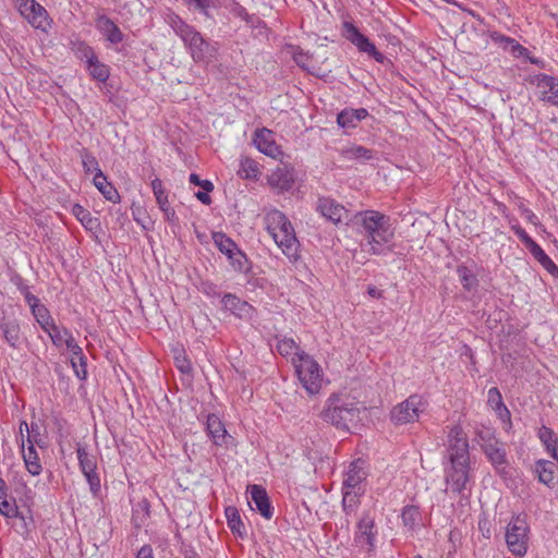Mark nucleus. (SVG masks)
Returning <instances> with one entry per match:
<instances>
[{
  "label": "nucleus",
  "mask_w": 558,
  "mask_h": 558,
  "mask_svg": "<svg viewBox=\"0 0 558 558\" xmlns=\"http://www.w3.org/2000/svg\"><path fill=\"white\" fill-rule=\"evenodd\" d=\"M248 490L258 512L269 520L272 517V507L266 489L260 485L254 484L248 486Z\"/></svg>",
  "instance_id": "obj_15"
},
{
  "label": "nucleus",
  "mask_w": 558,
  "mask_h": 558,
  "mask_svg": "<svg viewBox=\"0 0 558 558\" xmlns=\"http://www.w3.org/2000/svg\"><path fill=\"white\" fill-rule=\"evenodd\" d=\"M272 239L275 240L277 245L281 247L282 253L288 258L295 259L298 257L299 241L295 236L294 230L289 231L287 233H280L279 235H275Z\"/></svg>",
  "instance_id": "obj_21"
},
{
  "label": "nucleus",
  "mask_w": 558,
  "mask_h": 558,
  "mask_svg": "<svg viewBox=\"0 0 558 558\" xmlns=\"http://www.w3.org/2000/svg\"><path fill=\"white\" fill-rule=\"evenodd\" d=\"M487 398L488 404L498 413L501 420H505L506 417L510 418V412L504 404L502 397L498 388H490L488 390Z\"/></svg>",
  "instance_id": "obj_29"
},
{
  "label": "nucleus",
  "mask_w": 558,
  "mask_h": 558,
  "mask_svg": "<svg viewBox=\"0 0 558 558\" xmlns=\"http://www.w3.org/2000/svg\"><path fill=\"white\" fill-rule=\"evenodd\" d=\"M448 451L451 464L460 465L461 462H470L468 438L459 425H454L449 432Z\"/></svg>",
  "instance_id": "obj_5"
},
{
  "label": "nucleus",
  "mask_w": 558,
  "mask_h": 558,
  "mask_svg": "<svg viewBox=\"0 0 558 558\" xmlns=\"http://www.w3.org/2000/svg\"><path fill=\"white\" fill-rule=\"evenodd\" d=\"M345 154L349 159L369 160L373 158V150L363 146H353Z\"/></svg>",
  "instance_id": "obj_49"
},
{
  "label": "nucleus",
  "mask_w": 558,
  "mask_h": 558,
  "mask_svg": "<svg viewBox=\"0 0 558 558\" xmlns=\"http://www.w3.org/2000/svg\"><path fill=\"white\" fill-rule=\"evenodd\" d=\"M368 112L365 108L344 109L337 116V122L341 128H355L356 122L365 119Z\"/></svg>",
  "instance_id": "obj_25"
},
{
  "label": "nucleus",
  "mask_w": 558,
  "mask_h": 558,
  "mask_svg": "<svg viewBox=\"0 0 558 558\" xmlns=\"http://www.w3.org/2000/svg\"><path fill=\"white\" fill-rule=\"evenodd\" d=\"M26 303L31 306L33 310L34 306L39 305V299L31 293V291H26L24 294Z\"/></svg>",
  "instance_id": "obj_64"
},
{
  "label": "nucleus",
  "mask_w": 558,
  "mask_h": 558,
  "mask_svg": "<svg viewBox=\"0 0 558 558\" xmlns=\"http://www.w3.org/2000/svg\"><path fill=\"white\" fill-rule=\"evenodd\" d=\"M530 253L551 276L558 278V267L538 244Z\"/></svg>",
  "instance_id": "obj_32"
},
{
  "label": "nucleus",
  "mask_w": 558,
  "mask_h": 558,
  "mask_svg": "<svg viewBox=\"0 0 558 558\" xmlns=\"http://www.w3.org/2000/svg\"><path fill=\"white\" fill-rule=\"evenodd\" d=\"M213 239L218 250L227 257L240 250L235 242L222 232H214Z\"/></svg>",
  "instance_id": "obj_36"
},
{
  "label": "nucleus",
  "mask_w": 558,
  "mask_h": 558,
  "mask_svg": "<svg viewBox=\"0 0 558 558\" xmlns=\"http://www.w3.org/2000/svg\"><path fill=\"white\" fill-rule=\"evenodd\" d=\"M537 86L544 88L543 100L558 106V80L556 77L542 74L537 76Z\"/></svg>",
  "instance_id": "obj_20"
},
{
  "label": "nucleus",
  "mask_w": 558,
  "mask_h": 558,
  "mask_svg": "<svg viewBox=\"0 0 558 558\" xmlns=\"http://www.w3.org/2000/svg\"><path fill=\"white\" fill-rule=\"evenodd\" d=\"M22 453H23V460H24V463H25V466L27 469V471L32 474V475H39L43 468H41V464L39 462V458H38V453L35 449V446L33 445H27V448L25 449V446L22 448Z\"/></svg>",
  "instance_id": "obj_28"
},
{
  "label": "nucleus",
  "mask_w": 558,
  "mask_h": 558,
  "mask_svg": "<svg viewBox=\"0 0 558 558\" xmlns=\"http://www.w3.org/2000/svg\"><path fill=\"white\" fill-rule=\"evenodd\" d=\"M175 366L183 374H190L192 372L191 362L186 359L184 354H179L174 357Z\"/></svg>",
  "instance_id": "obj_55"
},
{
  "label": "nucleus",
  "mask_w": 558,
  "mask_h": 558,
  "mask_svg": "<svg viewBox=\"0 0 558 558\" xmlns=\"http://www.w3.org/2000/svg\"><path fill=\"white\" fill-rule=\"evenodd\" d=\"M356 493H351V492H347L344 495H343V500H342V504H343V507L347 508L348 506L352 507L355 502H356Z\"/></svg>",
  "instance_id": "obj_60"
},
{
  "label": "nucleus",
  "mask_w": 558,
  "mask_h": 558,
  "mask_svg": "<svg viewBox=\"0 0 558 558\" xmlns=\"http://www.w3.org/2000/svg\"><path fill=\"white\" fill-rule=\"evenodd\" d=\"M361 410L356 404L342 400L337 395H331L320 412V417L338 429L350 430L361 422Z\"/></svg>",
  "instance_id": "obj_1"
},
{
  "label": "nucleus",
  "mask_w": 558,
  "mask_h": 558,
  "mask_svg": "<svg viewBox=\"0 0 558 558\" xmlns=\"http://www.w3.org/2000/svg\"><path fill=\"white\" fill-rule=\"evenodd\" d=\"M206 430L216 446H230L234 438L228 434L223 423L216 414H209L206 422Z\"/></svg>",
  "instance_id": "obj_9"
},
{
  "label": "nucleus",
  "mask_w": 558,
  "mask_h": 558,
  "mask_svg": "<svg viewBox=\"0 0 558 558\" xmlns=\"http://www.w3.org/2000/svg\"><path fill=\"white\" fill-rule=\"evenodd\" d=\"M210 192L206 191H198L195 193V197L203 203L204 205H210L211 204V197L209 196Z\"/></svg>",
  "instance_id": "obj_62"
},
{
  "label": "nucleus",
  "mask_w": 558,
  "mask_h": 558,
  "mask_svg": "<svg viewBox=\"0 0 558 558\" xmlns=\"http://www.w3.org/2000/svg\"><path fill=\"white\" fill-rule=\"evenodd\" d=\"M27 445L38 446L39 448L46 447V441L40 433V426L37 423L31 424V429L26 437Z\"/></svg>",
  "instance_id": "obj_48"
},
{
  "label": "nucleus",
  "mask_w": 558,
  "mask_h": 558,
  "mask_svg": "<svg viewBox=\"0 0 558 558\" xmlns=\"http://www.w3.org/2000/svg\"><path fill=\"white\" fill-rule=\"evenodd\" d=\"M94 184L107 201L112 203H118L120 201V195L117 189L107 181V177L102 171L95 173Z\"/></svg>",
  "instance_id": "obj_26"
},
{
  "label": "nucleus",
  "mask_w": 558,
  "mask_h": 558,
  "mask_svg": "<svg viewBox=\"0 0 558 558\" xmlns=\"http://www.w3.org/2000/svg\"><path fill=\"white\" fill-rule=\"evenodd\" d=\"M293 59L295 61V63L301 66L302 69H308V54L306 52H303V51H298V52H294L293 54Z\"/></svg>",
  "instance_id": "obj_58"
},
{
  "label": "nucleus",
  "mask_w": 558,
  "mask_h": 558,
  "mask_svg": "<svg viewBox=\"0 0 558 558\" xmlns=\"http://www.w3.org/2000/svg\"><path fill=\"white\" fill-rule=\"evenodd\" d=\"M0 513L8 519H20L23 523V529L26 530L25 517L19 511L14 499L10 501L8 500V497H2L0 499Z\"/></svg>",
  "instance_id": "obj_34"
},
{
  "label": "nucleus",
  "mask_w": 558,
  "mask_h": 558,
  "mask_svg": "<svg viewBox=\"0 0 558 558\" xmlns=\"http://www.w3.org/2000/svg\"><path fill=\"white\" fill-rule=\"evenodd\" d=\"M170 26L174 31V33L180 36L182 40L186 39L187 36L192 34L195 29L194 27L187 25L180 16L173 15L169 21Z\"/></svg>",
  "instance_id": "obj_42"
},
{
  "label": "nucleus",
  "mask_w": 558,
  "mask_h": 558,
  "mask_svg": "<svg viewBox=\"0 0 558 558\" xmlns=\"http://www.w3.org/2000/svg\"><path fill=\"white\" fill-rule=\"evenodd\" d=\"M254 143L260 153L269 157L276 158L280 154V148L272 140V134L268 130L257 132Z\"/></svg>",
  "instance_id": "obj_19"
},
{
  "label": "nucleus",
  "mask_w": 558,
  "mask_h": 558,
  "mask_svg": "<svg viewBox=\"0 0 558 558\" xmlns=\"http://www.w3.org/2000/svg\"><path fill=\"white\" fill-rule=\"evenodd\" d=\"M393 238V231L390 229V226L377 230L373 235L365 238V243L363 246H368L366 250L368 253L373 255H386L392 251L391 248V240Z\"/></svg>",
  "instance_id": "obj_8"
},
{
  "label": "nucleus",
  "mask_w": 558,
  "mask_h": 558,
  "mask_svg": "<svg viewBox=\"0 0 558 558\" xmlns=\"http://www.w3.org/2000/svg\"><path fill=\"white\" fill-rule=\"evenodd\" d=\"M46 332L49 335L52 343L56 347H61L63 343H65V340L69 336H72L70 331L66 328L60 329L54 323H51V326L46 330Z\"/></svg>",
  "instance_id": "obj_44"
},
{
  "label": "nucleus",
  "mask_w": 558,
  "mask_h": 558,
  "mask_svg": "<svg viewBox=\"0 0 558 558\" xmlns=\"http://www.w3.org/2000/svg\"><path fill=\"white\" fill-rule=\"evenodd\" d=\"M457 274L464 290L472 291L478 286V280L475 274H473V271L470 270L466 266L459 265L457 267Z\"/></svg>",
  "instance_id": "obj_39"
},
{
  "label": "nucleus",
  "mask_w": 558,
  "mask_h": 558,
  "mask_svg": "<svg viewBox=\"0 0 558 558\" xmlns=\"http://www.w3.org/2000/svg\"><path fill=\"white\" fill-rule=\"evenodd\" d=\"M420 510L416 506H407L402 510L401 519L405 526L413 529L420 520Z\"/></svg>",
  "instance_id": "obj_45"
},
{
  "label": "nucleus",
  "mask_w": 558,
  "mask_h": 558,
  "mask_svg": "<svg viewBox=\"0 0 558 558\" xmlns=\"http://www.w3.org/2000/svg\"><path fill=\"white\" fill-rule=\"evenodd\" d=\"M374 519L368 514L363 515L356 526L355 543L368 546L371 551L374 548L375 533H374Z\"/></svg>",
  "instance_id": "obj_13"
},
{
  "label": "nucleus",
  "mask_w": 558,
  "mask_h": 558,
  "mask_svg": "<svg viewBox=\"0 0 558 558\" xmlns=\"http://www.w3.org/2000/svg\"><path fill=\"white\" fill-rule=\"evenodd\" d=\"M66 349L72 353V359H77L85 367V355L82 348L75 342L72 336H69L65 340Z\"/></svg>",
  "instance_id": "obj_50"
},
{
  "label": "nucleus",
  "mask_w": 558,
  "mask_h": 558,
  "mask_svg": "<svg viewBox=\"0 0 558 558\" xmlns=\"http://www.w3.org/2000/svg\"><path fill=\"white\" fill-rule=\"evenodd\" d=\"M317 210L328 220L337 223L342 220L347 214L345 208L329 197H319L317 202Z\"/></svg>",
  "instance_id": "obj_14"
},
{
  "label": "nucleus",
  "mask_w": 558,
  "mask_h": 558,
  "mask_svg": "<svg viewBox=\"0 0 558 558\" xmlns=\"http://www.w3.org/2000/svg\"><path fill=\"white\" fill-rule=\"evenodd\" d=\"M469 462H461L460 465L451 464L446 471V482L450 484L453 493L461 494L469 482Z\"/></svg>",
  "instance_id": "obj_10"
},
{
  "label": "nucleus",
  "mask_w": 558,
  "mask_h": 558,
  "mask_svg": "<svg viewBox=\"0 0 558 558\" xmlns=\"http://www.w3.org/2000/svg\"><path fill=\"white\" fill-rule=\"evenodd\" d=\"M0 329L2 330L3 337L7 342L17 348L20 343V326L15 320H3L0 323Z\"/></svg>",
  "instance_id": "obj_30"
},
{
  "label": "nucleus",
  "mask_w": 558,
  "mask_h": 558,
  "mask_svg": "<svg viewBox=\"0 0 558 558\" xmlns=\"http://www.w3.org/2000/svg\"><path fill=\"white\" fill-rule=\"evenodd\" d=\"M96 26L111 44H119L123 40L122 32L108 16L100 15L96 21Z\"/></svg>",
  "instance_id": "obj_18"
},
{
  "label": "nucleus",
  "mask_w": 558,
  "mask_h": 558,
  "mask_svg": "<svg viewBox=\"0 0 558 558\" xmlns=\"http://www.w3.org/2000/svg\"><path fill=\"white\" fill-rule=\"evenodd\" d=\"M299 364H295L298 377L311 395L317 393L322 388V371L319 364L308 354L301 352Z\"/></svg>",
  "instance_id": "obj_3"
},
{
  "label": "nucleus",
  "mask_w": 558,
  "mask_h": 558,
  "mask_svg": "<svg viewBox=\"0 0 558 558\" xmlns=\"http://www.w3.org/2000/svg\"><path fill=\"white\" fill-rule=\"evenodd\" d=\"M298 350H299V347L292 338H283L277 342V351L282 356H289L291 354H295L300 357L301 353H299Z\"/></svg>",
  "instance_id": "obj_46"
},
{
  "label": "nucleus",
  "mask_w": 558,
  "mask_h": 558,
  "mask_svg": "<svg viewBox=\"0 0 558 558\" xmlns=\"http://www.w3.org/2000/svg\"><path fill=\"white\" fill-rule=\"evenodd\" d=\"M187 4H194L196 9L208 15L207 10L217 5V0H185Z\"/></svg>",
  "instance_id": "obj_54"
},
{
  "label": "nucleus",
  "mask_w": 558,
  "mask_h": 558,
  "mask_svg": "<svg viewBox=\"0 0 558 558\" xmlns=\"http://www.w3.org/2000/svg\"><path fill=\"white\" fill-rule=\"evenodd\" d=\"M518 238L522 241V243L526 246L529 251L533 248L537 243L526 233V231L521 227L513 228Z\"/></svg>",
  "instance_id": "obj_52"
},
{
  "label": "nucleus",
  "mask_w": 558,
  "mask_h": 558,
  "mask_svg": "<svg viewBox=\"0 0 558 558\" xmlns=\"http://www.w3.org/2000/svg\"><path fill=\"white\" fill-rule=\"evenodd\" d=\"M227 523L233 534L243 536L245 534V526L241 520L240 513L235 507L229 506L225 510Z\"/></svg>",
  "instance_id": "obj_31"
},
{
  "label": "nucleus",
  "mask_w": 558,
  "mask_h": 558,
  "mask_svg": "<svg viewBox=\"0 0 558 558\" xmlns=\"http://www.w3.org/2000/svg\"><path fill=\"white\" fill-rule=\"evenodd\" d=\"M88 63V70L93 78L99 82H106L109 77V69L106 64L99 62L98 58L90 60Z\"/></svg>",
  "instance_id": "obj_40"
},
{
  "label": "nucleus",
  "mask_w": 558,
  "mask_h": 558,
  "mask_svg": "<svg viewBox=\"0 0 558 558\" xmlns=\"http://www.w3.org/2000/svg\"><path fill=\"white\" fill-rule=\"evenodd\" d=\"M490 38L494 43L501 45L505 50H509L514 57H529V50L513 38L497 32L492 33Z\"/></svg>",
  "instance_id": "obj_24"
},
{
  "label": "nucleus",
  "mask_w": 558,
  "mask_h": 558,
  "mask_svg": "<svg viewBox=\"0 0 558 558\" xmlns=\"http://www.w3.org/2000/svg\"><path fill=\"white\" fill-rule=\"evenodd\" d=\"M72 366L75 371V374L78 378L85 379L87 375L86 366L84 367L83 364L80 362V368L76 367L75 359L71 360Z\"/></svg>",
  "instance_id": "obj_63"
},
{
  "label": "nucleus",
  "mask_w": 558,
  "mask_h": 558,
  "mask_svg": "<svg viewBox=\"0 0 558 558\" xmlns=\"http://www.w3.org/2000/svg\"><path fill=\"white\" fill-rule=\"evenodd\" d=\"M423 411L422 397L412 395L392 409L390 418L397 425L413 423L418 420L420 413Z\"/></svg>",
  "instance_id": "obj_4"
},
{
  "label": "nucleus",
  "mask_w": 558,
  "mask_h": 558,
  "mask_svg": "<svg viewBox=\"0 0 558 558\" xmlns=\"http://www.w3.org/2000/svg\"><path fill=\"white\" fill-rule=\"evenodd\" d=\"M76 452L80 468L89 484L92 493L96 495L100 490V478L96 473L97 459L87 452L86 447L81 444H77Z\"/></svg>",
  "instance_id": "obj_7"
},
{
  "label": "nucleus",
  "mask_w": 558,
  "mask_h": 558,
  "mask_svg": "<svg viewBox=\"0 0 558 558\" xmlns=\"http://www.w3.org/2000/svg\"><path fill=\"white\" fill-rule=\"evenodd\" d=\"M267 230L274 238L280 233H287L294 230L289 219L279 210H272L266 216Z\"/></svg>",
  "instance_id": "obj_16"
},
{
  "label": "nucleus",
  "mask_w": 558,
  "mask_h": 558,
  "mask_svg": "<svg viewBox=\"0 0 558 558\" xmlns=\"http://www.w3.org/2000/svg\"><path fill=\"white\" fill-rule=\"evenodd\" d=\"M221 302L226 310L230 311L232 314L240 318L246 317L252 310V306L246 301H243L231 293H226L222 296Z\"/></svg>",
  "instance_id": "obj_22"
},
{
  "label": "nucleus",
  "mask_w": 558,
  "mask_h": 558,
  "mask_svg": "<svg viewBox=\"0 0 558 558\" xmlns=\"http://www.w3.org/2000/svg\"><path fill=\"white\" fill-rule=\"evenodd\" d=\"M20 437L17 438V442L21 444V448L25 446L26 439L24 438V432L28 434V430L31 429V426H28L26 421H21L20 423Z\"/></svg>",
  "instance_id": "obj_59"
},
{
  "label": "nucleus",
  "mask_w": 558,
  "mask_h": 558,
  "mask_svg": "<svg viewBox=\"0 0 558 558\" xmlns=\"http://www.w3.org/2000/svg\"><path fill=\"white\" fill-rule=\"evenodd\" d=\"M151 189H153L154 195L156 197L157 204L159 205V208L162 211H169L168 210V204H169V202H168V194H167L166 190L162 186L161 180L158 179V178L153 180Z\"/></svg>",
  "instance_id": "obj_41"
},
{
  "label": "nucleus",
  "mask_w": 558,
  "mask_h": 558,
  "mask_svg": "<svg viewBox=\"0 0 558 558\" xmlns=\"http://www.w3.org/2000/svg\"><path fill=\"white\" fill-rule=\"evenodd\" d=\"M343 36L353 44L360 52L367 53L368 57L373 58L378 63H384L387 60V58L376 49L375 45L352 23H343Z\"/></svg>",
  "instance_id": "obj_6"
},
{
  "label": "nucleus",
  "mask_w": 558,
  "mask_h": 558,
  "mask_svg": "<svg viewBox=\"0 0 558 558\" xmlns=\"http://www.w3.org/2000/svg\"><path fill=\"white\" fill-rule=\"evenodd\" d=\"M269 182L281 191H289L292 187L294 180L288 170L278 169L270 175Z\"/></svg>",
  "instance_id": "obj_33"
},
{
  "label": "nucleus",
  "mask_w": 558,
  "mask_h": 558,
  "mask_svg": "<svg viewBox=\"0 0 558 558\" xmlns=\"http://www.w3.org/2000/svg\"><path fill=\"white\" fill-rule=\"evenodd\" d=\"M259 168L256 161L251 158H243L240 162V168L238 170V174L242 179H253L256 180L259 175Z\"/></svg>",
  "instance_id": "obj_38"
},
{
  "label": "nucleus",
  "mask_w": 558,
  "mask_h": 558,
  "mask_svg": "<svg viewBox=\"0 0 558 558\" xmlns=\"http://www.w3.org/2000/svg\"><path fill=\"white\" fill-rule=\"evenodd\" d=\"M201 290H202L203 293H205L208 296H213L214 298V296H219L220 295L217 286L214 284L210 281H203L201 283Z\"/></svg>",
  "instance_id": "obj_57"
},
{
  "label": "nucleus",
  "mask_w": 558,
  "mask_h": 558,
  "mask_svg": "<svg viewBox=\"0 0 558 558\" xmlns=\"http://www.w3.org/2000/svg\"><path fill=\"white\" fill-rule=\"evenodd\" d=\"M189 180L192 184L201 186L206 192H211L214 190V184L211 181L202 180L196 173H191Z\"/></svg>",
  "instance_id": "obj_53"
},
{
  "label": "nucleus",
  "mask_w": 558,
  "mask_h": 558,
  "mask_svg": "<svg viewBox=\"0 0 558 558\" xmlns=\"http://www.w3.org/2000/svg\"><path fill=\"white\" fill-rule=\"evenodd\" d=\"M228 259L235 271L247 272L250 270L248 259L241 250L234 251Z\"/></svg>",
  "instance_id": "obj_43"
},
{
  "label": "nucleus",
  "mask_w": 558,
  "mask_h": 558,
  "mask_svg": "<svg viewBox=\"0 0 558 558\" xmlns=\"http://www.w3.org/2000/svg\"><path fill=\"white\" fill-rule=\"evenodd\" d=\"M32 313L35 316L38 324L40 325V327L45 331L48 330V328L51 326V323H53L48 313V310L44 305L39 304L37 306H34Z\"/></svg>",
  "instance_id": "obj_47"
},
{
  "label": "nucleus",
  "mask_w": 558,
  "mask_h": 558,
  "mask_svg": "<svg viewBox=\"0 0 558 558\" xmlns=\"http://www.w3.org/2000/svg\"><path fill=\"white\" fill-rule=\"evenodd\" d=\"M72 213L87 230L92 231L99 227L98 219L92 217L90 213L83 206L75 204L72 208Z\"/></svg>",
  "instance_id": "obj_37"
},
{
  "label": "nucleus",
  "mask_w": 558,
  "mask_h": 558,
  "mask_svg": "<svg viewBox=\"0 0 558 558\" xmlns=\"http://www.w3.org/2000/svg\"><path fill=\"white\" fill-rule=\"evenodd\" d=\"M189 47L192 59L195 62L205 61L211 56V47L196 29L183 40Z\"/></svg>",
  "instance_id": "obj_11"
},
{
  "label": "nucleus",
  "mask_w": 558,
  "mask_h": 558,
  "mask_svg": "<svg viewBox=\"0 0 558 558\" xmlns=\"http://www.w3.org/2000/svg\"><path fill=\"white\" fill-rule=\"evenodd\" d=\"M483 450H484V453L486 454V457L488 458V460L495 466L504 465L507 463L506 451L502 448V445L498 440L489 438L483 445Z\"/></svg>",
  "instance_id": "obj_23"
},
{
  "label": "nucleus",
  "mask_w": 558,
  "mask_h": 558,
  "mask_svg": "<svg viewBox=\"0 0 558 558\" xmlns=\"http://www.w3.org/2000/svg\"><path fill=\"white\" fill-rule=\"evenodd\" d=\"M82 162H83L85 172H95L96 173V172L101 171L99 169L97 159L94 156H92L90 154H85L83 156Z\"/></svg>",
  "instance_id": "obj_51"
},
{
  "label": "nucleus",
  "mask_w": 558,
  "mask_h": 558,
  "mask_svg": "<svg viewBox=\"0 0 558 558\" xmlns=\"http://www.w3.org/2000/svg\"><path fill=\"white\" fill-rule=\"evenodd\" d=\"M362 463L363 462L357 460L350 464V469L343 482L347 488L355 489L366 478V472L361 466Z\"/></svg>",
  "instance_id": "obj_27"
},
{
  "label": "nucleus",
  "mask_w": 558,
  "mask_h": 558,
  "mask_svg": "<svg viewBox=\"0 0 558 558\" xmlns=\"http://www.w3.org/2000/svg\"><path fill=\"white\" fill-rule=\"evenodd\" d=\"M360 217L361 226L363 227L365 232V238L373 235L377 230L390 226L389 217L379 211L366 210L364 213H361Z\"/></svg>",
  "instance_id": "obj_12"
},
{
  "label": "nucleus",
  "mask_w": 558,
  "mask_h": 558,
  "mask_svg": "<svg viewBox=\"0 0 558 558\" xmlns=\"http://www.w3.org/2000/svg\"><path fill=\"white\" fill-rule=\"evenodd\" d=\"M77 53L81 59H86L87 62L95 60V57H97L93 48L85 45L84 43L78 44Z\"/></svg>",
  "instance_id": "obj_56"
},
{
  "label": "nucleus",
  "mask_w": 558,
  "mask_h": 558,
  "mask_svg": "<svg viewBox=\"0 0 558 558\" xmlns=\"http://www.w3.org/2000/svg\"><path fill=\"white\" fill-rule=\"evenodd\" d=\"M530 526L526 518L523 515H513L506 529V543L509 551L523 557L527 553L530 541Z\"/></svg>",
  "instance_id": "obj_2"
},
{
  "label": "nucleus",
  "mask_w": 558,
  "mask_h": 558,
  "mask_svg": "<svg viewBox=\"0 0 558 558\" xmlns=\"http://www.w3.org/2000/svg\"><path fill=\"white\" fill-rule=\"evenodd\" d=\"M554 462L546 460H538L535 464V472L537 473L538 481L547 486L554 482Z\"/></svg>",
  "instance_id": "obj_35"
},
{
  "label": "nucleus",
  "mask_w": 558,
  "mask_h": 558,
  "mask_svg": "<svg viewBox=\"0 0 558 558\" xmlns=\"http://www.w3.org/2000/svg\"><path fill=\"white\" fill-rule=\"evenodd\" d=\"M135 558H154L153 548L149 545H144L138 551Z\"/></svg>",
  "instance_id": "obj_61"
},
{
  "label": "nucleus",
  "mask_w": 558,
  "mask_h": 558,
  "mask_svg": "<svg viewBox=\"0 0 558 558\" xmlns=\"http://www.w3.org/2000/svg\"><path fill=\"white\" fill-rule=\"evenodd\" d=\"M20 11L36 27L41 26L43 21L46 19V10L35 0H23Z\"/></svg>",
  "instance_id": "obj_17"
}]
</instances>
